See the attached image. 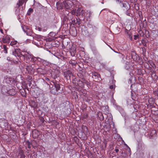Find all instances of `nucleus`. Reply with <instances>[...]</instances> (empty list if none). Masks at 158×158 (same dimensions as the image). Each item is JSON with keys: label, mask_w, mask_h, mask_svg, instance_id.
Returning <instances> with one entry per match:
<instances>
[{"label": "nucleus", "mask_w": 158, "mask_h": 158, "mask_svg": "<svg viewBox=\"0 0 158 158\" xmlns=\"http://www.w3.org/2000/svg\"><path fill=\"white\" fill-rule=\"evenodd\" d=\"M82 33L84 35H88V32L87 30H82Z\"/></svg>", "instance_id": "obj_29"}, {"label": "nucleus", "mask_w": 158, "mask_h": 158, "mask_svg": "<svg viewBox=\"0 0 158 158\" xmlns=\"http://www.w3.org/2000/svg\"><path fill=\"white\" fill-rule=\"evenodd\" d=\"M76 24L77 26L79 27L81 24V20L79 18H76Z\"/></svg>", "instance_id": "obj_21"}, {"label": "nucleus", "mask_w": 158, "mask_h": 158, "mask_svg": "<svg viewBox=\"0 0 158 158\" xmlns=\"http://www.w3.org/2000/svg\"><path fill=\"white\" fill-rule=\"evenodd\" d=\"M133 78V77H131V78H130L129 79V82H130V83H131V84L132 83V80Z\"/></svg>", "instance_id": "obj_38"}, {"label": "nucleus", "mask_w": 158, "mask_h": 158, "mask_svg": "<svg viewBox=\"0 0 158 158\" xmlns=\"http://www.w3.org/2000/svg\"><path fill=\"white\" fill-rule=\"evenodd\" d=\"M125 64L126 65L125 67V68L127 70H128L130 69L131 66L130 63L129 62H127Z\"/></svg>", "instance_id": "obj_26"}, {"label": "nucleus", "mask_w": 158, "mask_h": 158, "mask_svg": "<svg viewBox=\"0 0 158 158\" xmlns=\"http://www.w3.org/2000/svg\"><path fill=\"white\" fill-rule=\"evenodd\" d=\"M72 75V72L70 70H68L67 71L64 72V75L65 78L66 79L68 78H70V77Z\"/></svg>", "instance_id": "obj_7"}, {"label": "nucleus", "mask_w": 158, "mask_h": 158, "mask_svg": "<svg viewBox=\"0 0 158 158\" xmlns=\"http://www.w3.org/2000/svg\"><path fill=\"white\" fill-rule=\"evenodd\" d=\"M10 45L15 48V47H17L19 45V44L17 41L14 40L11 42Z\"/></svg>", "instance_id": "obj_11"}, {"label": "nucleus", "mask_w": 158, "mask_h": 158, "mask_svg": "<svg viewBox=\"0 0 158 158\" xmlns=\"http://www.w3.org/2000/svg\"><path fill=\"white\" fill-rule=\"evenodd\" d=\"M56 6L58 9L60 10L62 9L64 6L63 2L62 3L60 2H58L56 3Z\"/></svg>", "instance_id": "obj_12"}, {"label": "nucleus", "mask_w": 158, "mask_h": 158, "mask_svg": "<svg viewBox=\"0 0 158 158\" xmlns=\"http://www.w3.org/2000/svg\"><path fill=\"white\" fill-rule=\"evenodd\" d=\"M2 47V48L3 49V51L5 53H7V50L8 49V48L7 47L6 45H2L1 46Z\"/></svg>", "instance_id": "obj_22"}, {"label": "nucleus", "mask_w": 158, "mask_h": 158, "mask_svg": "<svg viewBox=\"0 0 158 158\" xmlns=\"http://www.w3.org/2000/svg\"><path fill=\"white\" fill-rule=\"evenodd\" d=\"M152 64L153 65H155V64L153 63H152Z\"/></svg>", "instance_id": "obj_54"}, {"label": "nucleus", "mask_w": 158, "mask_h": 158, "mask_svg": "<svg viewBox=\"0 0 158 158\" xmlns=\"http://www.w3.org/2000/svg\"><path fill=\"white\" fill-rule=\"evenodd\" d=\"M65 105L63 103H62L58 105V108H59V110L60 111H61L63 110V109L65 107Z\"/></svg>", "instance_id": "obj_20"}, {"label": "nucleus", "mask_w": 158, "mask_h": 158, "mask_svg": "<svg viewBox=\"0 0 158 158\" xmlns=\"http://www.w3.org/2000/svg\"><path fill=\"white\" fill-rule=\"evenodd\" d=\"M145 45H146V44H145L144 45V46H145Z\"/></svg>", "instance_id": "obj_61"}, {"label": "nucleus", "mask_w": 158, "mask_h": 158, "mask_svg": "<svg viewBox=\"0 0 158 158\" xmlns=\"http://www.w3.org/2000/svg\"><path fill=\"white\" fill-rule=\"evenodd\" d=\"M60 73V71L57 69H52L50 72L51 76L54 79H56L59 77V75Z\"/></svg>", "instance_id": "obj_2"}, {"label": "nucleus", "mask_w": 158, "mask_h": 158, "mask_svg": "<svg viewBox=\"0 0 158 158\" xmlns=\"http://www.w3.org/2000/svg\"><path fill=\"white\" fill-rule=\"evenodd\" d=\"M42 63L44 66H49L51 64L47 60H44Z\"/></svg>", "instance_id": "obj_23"}, {"label": "nucleus", "mask_w": 158, "mask_h": 158, "mask_svg": "<svg viewBox=\"0 0 158 158\" xmlns=\"http://www.w3.org/2000/svg\"><path fill=\"white\" fill-rule=\"evenodd\" d=\"M115 151L116 152H119V150L118 149H115Z\"/></svg>", "instance_id": "obj_46"}, {"label": "nucleus", "mask_w": 158, "mask_h": 158, "mask_svg": "<svg viewBox=\"0 0 158 158\" xmlns=\"http://www.w3.org/2000/svg\"><path fill=\"white\" fill-rule=\"evenodd\" d=\"M134 39L135 40H136L137 39H138L139 38V35H134Z\"/></svg>", "instance_id": "obj_35"}, {"label": "nucleus", "mask_w": 158, "mask_h": 158, "mask_svg": "<svg viewBox=\"0 0 158 158\" xmlns=\"http://www.w3.org/2000/svg\"><path fill=\"white\" fill-rule=\"evenodd\" d=\"M145 45H146V44H145L144 45V46H145Z\"/></svg>", "instance_id": "obj_62"}, {"label": "nucleus", "mask_w": 158, "mask_h": 158, "mask_svg": "<svg viewBox=\"0 0 158 158\" xmlns=\"http://www.w3.org/2000/svg\"><path fill=\"white\" fill-rule=\"evenodd\" d=\"M25 2V0H19V2L17 3V6H16V8H17L18 9L19 8L20 6L23 5Z\"/></svg>", "instance_id": "obj_18"}, {"label": "nucleus", "mask_w": 158, "mask_h": 158, "mask_svg": "<svg viewBox=\"0 0 158 158\" xmlns=\"http://www.w3.org/2000/svg\"><path fill=\"white\" fill-rule=\"evenodd\" d=\"M126 156H127L126 154L125 153V152H124V154L123 155V156L124 157H126Z\"/></svg>", "instance_id": "obj_45"}, {"label": "nucleus", "mask_w": 158, "mask_h": 158, "mask_svg": "<svg viewBox=\"0 0 158 158\" xmlns=\"http://www.w3.org/2000/svg\"><path fill=\"white\" fill-rule=\"evenodd\" d=\"M120 3L121 4V5H122V8L123 10H128L130 8L129 5L127 3H126L121 2H120Z\"/></svg>", "instance_id": "obj_8"}, {"label": "nucleus", "mask_w": 158, "mask_h": 158, "mask_svg": "<svg viewBox=\"0 0 158 158\" xmlns=\"http://www.w3.org/2000/svg\"><path fill=\"white\" fill-rule=\"evenodd\" d=\"M21 57L23 58L24 60H26V62L28 61V60L31 58L32 56V55H30L28 53H25L24 54L22 53L21 54Z\"/></svg>", "instance_id": "obj_5"}, {"label": "nucleus", "mask_w": 158, "mask_h": 158, "mask_svg": "<svg viewBox=\"0 0 158 158\" xmlns=\"http://www.w3.org/2000/svg\"><path fill=\"white\" fill-rule=\"evenodd\" d=\"M31 83H29V86H30V85H31Z\"/></svg>", "instance_id": "obj_51"}, {"label": "nucleus", "mask_w": 158, "mask_h": 158, "mask_svg": "<svg viewBox=\"0 0 158 158\" xmlns=\"http://www.w3.org/2000/svg\"><path fill=\"white\" fill-rule=\"evenodd\" d=\"M91 48L94 53L96 54L98 53V51L95 47L92 46L91 47Z\"/></svg>", "instance_id": "obj_25"}, {"label": "nucleus", "mask_w": 158, "mask_h": 158, "mask_svg": "<svg viewBox=\"0 0 158 158\" xmlns=\"http://www.w3.org/2000/svg\"><path fill=\"white\" fill-rule=\"evenodd\" d=\"M145 45H146V44H145L144 45V46H145Z\"/></svg>", "instance_id": "obj_60"}, {"label": "nucleus", "mask_w": 158, "mask_h": 158, "mask_svg": "<svg viewBox=\"0 0 158 158\" xmlns=\"http://www.w3.org/2000/svg\"><path fill=\"white\" fill-rule=\"evenodd\" d=\"M103 118H103H103H102V120H103Z\"/></svg>", "instance_id": "obj_57"}, {"label": "nucleus", "mask_w": 158, "mask_h": 158, "mask_svg": "<svg viewBox=\"0 0 158 158\" xmlns=\"http://www.w3.org/2000/svg\"><path fill=\"white\" fill-rule=\"evenodd\" d=\"M156 130L154 129H152L151 131L149 134V137L150 139H152L156 137Z\"/></svg>", "instance_id": "obj_6"}, {"label": "nucleus", "mask_w": 158, "mask_h": 158, "mask_svg": "<svg viewBox=\"0 0 158 158\" xmlns=\"http://www.w3.org/2000/svg\"><path fill=\"white\" fill-rule=\"evenodd\" d=\"M64 8L67 10H72L73 3L72 2L70 1H67L63 2Z\"/></svg>", "instance_id": "obj_3"}, {"label": "nucleus", "mask_w": 158, "mask_h": 158, "mask_svg": "<svg viewBox=\"0 0 158 158\" xmlns=\"http://www.w3.org/2000/svg\"><path fill=\"white\" fill-rule=\"evenodd\" d=\"M82 82L83 84H84H84H85L87 85V86L89 85V83L86 80L84 79H82Z\"/></svg>", "instance_id": "obj_28"}, {"label": "nucleus", "mask_w": 158, "mask_h": 158, "mask_svg": "<svg viewBox=\"0 0 158 158\" xmlns=\"http://www.w3.org/2000/svg\"><path fill=\"white\" fill-rule=\"evenodd\" d=\"M71 22L72 23V24L73 25H75L76 24V20H75L74 19H71Z\"/></svg>", "instance_id": "obj_32"}, {"label": "nucleus", "mask_w": 158, "mask_h": 158, "mask_svg": "<svg viewBox=\"0 0 158 158\" xmlns=\"http://www.w3.org/2000/svg\"><path fill=\"white\" fill-rule=\"evenodd\" d=\"M21 50L19 49L15 48V49L12 51V54L16 57H21Z\"/></svg>", "instance_id": "obj_4"}, {"label": "nucleus", "mask_w": 158, "mask_h": 158, "mask_svg": "<svg viewBox=\"0 0 158 158\" xmlns=\"http://www.w3.org/2000/svg\"><path fill=\"white\" fill-rule=\"evenodd\" d=\"M26 69L28 72L29 73H31L32 72H33L34 71L33 68L30 65L27 66Z\"/></svg>", "instance_id": "obj_16"}, {"label": "nucleus", "mask_w": 158, "mask_h": 158, "mask_svg": "<svg viewBox=\"0 0 158 158\" xmlns=\"http://www.w3.org/2000/svg\"><path fill=\"white\" fill-rule=\"evenodd\" d=\"M151 65L152 66V64H151Z\"/></svg>", "instance_id": "obj_58"}, {"label": "nucleus", "mask_w": 158, "mask_h": 158, "mask_svg": "<svg viewBox=\"0 0 158 158\" xmlns=\"http://www.w3.org/2000/svg\"><path fill=\"white\" fill-rule=\"evenodd\" d=\"M33 10L32 8H30V9H29L28 11L27 14L28 15H30V13H31V12H33Z\"/></svg>", "instance_id": "obj_30"}, {"label": "nucleus", "mask_w": 158, "mask_h": 158, "mask_svg": "<svg viewBox=\"0 0 158 158\" xmlns=\"http://www.w3.org/2000/svg\"><path fill=\"white\" fill-rule=\"evenodd\" d=\"M46 80L47 81H50V80H49V79H48V78H47L46 79Z\"/></svg>", "instance_id": "obj_49"}, {"label": "nucleus", "mask_w": 158, "mask_h": 158, "mask_svg": "<svg viewBox=\"0 0 158 158\" xmlns=\"http://www.w3.org/2000/svg\"><path fill=\"white\" fill-rule=\"evenodd\" d=\"M85 14V11L83 10H81V8H78L77 10L76 15L77 16H83Z\"/></svg>", "instance_id": "obj_9"}, {"label": "nucleus", "mask_w": 158, "mask_h": 158, "mask_svg": "<svg viewBox=\"0 0 158 158\" xmlns=\"http://www.w3.org/2000/svg\"><path fill=\"white\" fill-rule=\"evenodd\" d=\"M49 87L51 93L53 95H57L60 94V86L59 83L56 81H51Z\"/></svg>", "instance_id": "obj_1"}, {"label": "nucleus", "mask_w": 158, "mask_h": 158, "mask_svg": "<svg viewBox=\"0 0 158 158\" xmlns=\"http://www.w3.org/2000/svg\"><path fill=\"white\" fill-rule=\"evenodd\" d=\"M20 155L21 156L20 158H25V155L23 153H20Z\"/></svg>", "instance_id": "obj_36"}, {"label": "nucleus", "mask_w": 158, "mask_h": 158, "mask_svg": "<svg viewBox=\"0 0 158 158\" xmlns=\"http://www.w3.org/2000/svg\"><path fill=\"white\" fill-rule=\"evenodd\" d=\"M92 76L93 78L96 79L97 78L99 77L100 76V75L98 74L97 73L94 72L92 73Z\"/></svg>", "instance_id": "obj_17"}, {"label": "nucleus", "mask_w": 158, "mask_h": 158, "mask_svg": "<svg viewBox=\"0 0 158 158\" xmlns=\"http://www.w3.org/2000/svg\"><path fill=\"white\" fill-rule=\"evenodd\" d=\"M104 0H103V1Z\"/></svg>", "instance_id": "obj_64"}, {"label": "nucleus", "mask_w": 158, "mask_h": 158, "mask_svg": "<svg viewBox=\"0 0 158 158\" xmlns=\"http://www.w3.org/2000/svg\"><path fill=\"white\" fill-rule=\"evenodd\" d=\"M82 129H87V127H86V126H82Z\"/></svg>", "instance_id": "obj_42"}, {"label": "nucleus", "mask_w": 158, "mask_h": 158, "mask_svg": "<svg viewBox=\"0 0 158 158\" xmlns=\"http://www.w3.org/2000/svg\"><path fill=\"white\" fill-rule=\"evenodd\" d=\"M77 85L80 87L83 88L84 87V84H83V82H82V80L81 81L79 80L77 83Z\"/></svg>", "instance_id": "obj_24"}, {"label": "nucleus", "mask_w": 158, "mask_h": 158, "mask_svg": "<svg viewBox=\"0 0 158 158\" xmlns=\"http://www.w3.org/2000/svg\"><path fill=\"white\" fill-rule=\"evenodd\" d=\"M151 65L152 66V64H151Z\"/></svg>", "instance_id": "obj_59"}, {"label": "nucleus", "mask_w": 158, "mask_h": 158, "mask_svg": "<svg viewBox=\"0 0 158 158\" xmlns=\"http://www.w3.org/2000/svg\"><path fill=\"white\" fill-rule=\"evenodd\" d=\"M10 40V38L7 36L4 37L2 39V42L5 43H9Z\"/></svg>", "instance_id": "obj_15"}, {"label": "nucleus", "mask_w": 158, "mask_h": 158, "mask_svg": "<svg viewBox=\"0 0 158 158\" xmlns=\"http://www.w3.org/2000/svg\"><path fill=\"white\" fill-rule=\"evenodd\" d=\"M27 0H25V1H27Z\"/></svg>", "instance_id": "obj_63"}, {"label": "nucleus", "mask_w": 158, "mask_h": 158, "mask_svg": "<svg viewBox=\"0 0 158 158\" xmlns=\"http://www.w3.org/2000/svg\"><path fill=\"white\" fill-rule=\"evenodd\" d=\"M110 88L111 89H113L115 87H114V86L113 85H111L110 86Z\"/></svg>", "instance_id": "obj_41"}, {"label": "nucleus", "mask_w": 158, "mask_h": 158, "mask_svg": "<svg viewBox=\"0 0 158 158\" xmlns=\"http://www.w3.org/2000/svg\"><path fill=\"white\" fill-rule=\"evenodd\" d=\"M124 152H122V154H124Z\"/></svg>", "instance_id": "obj_53"}, {"label": "nucleus", "mask_w": 158, "mask_h": 158, "mask_svg": "<svg viewBox=\"0 0 158 158\" xmlns=\"http://www.w3.org/2000/svg\"><path fill=\"white\" fill-rule=\"evenodd\" d=\"M114 51V52H116V53H118L116 51Z\"/></svg>", "instance_id": "obj_55"}, {"label": "nucleus", "mask_w": 158, "mask_h": 158, "mask_svg": "<svg viewBox=\"0 0 158 158\" xmlns=\"http://www.w3.org/2000/svg\"><path fill=\"white\" fill-rule=\"evenodd\" d=\"M44 59H42L39 57H38V58H37V60H38V61H39V62H41L42 63L43 60H44Z\"/></svg>", "instance_id": "obj_34"}, {"label": "nucleus", "mask_w": 158, "mask_h": 158, "mask_svg": "<svg viewBox=\"0 0 158 158\" xmlns=\"http://www.w3.org/2000/svg\"><path fill=\"white\" fill-rule=\"evenodd\" d=\"M132 85H131V89H132Z\"/></svg>", "instance_id": "obj_50"}, {"label": "nucleus", "mask_w": 158, "mask_h": 158, "mask_svg": "<svg viewBox=\"0 0 158 158\" xmlns=\"http://www.w3.org/2000/svg\"><path fill=\"white\" fill-rule=\"evenodd\" d=\"M39 135V132L37 130H35L32 132V135L35 138H37Z\"/></svg>", "instance_id": "obj_13"}, {"label": "nucleus", "mask_w": 158, "mask_h": 158, "mask_svg": "<svg viewBox=\"0 0 158 158\" xmlns=\"http://www.w3.org/2000/svg\"><path fill=\"white\" fill-rule=\"evenodd\" d=\"M31 144L30 143H28V148H31Z\"/></svg>", "instance_id": "obj_43"}, {"label": "nucleus", "mask_w": 158, "mask_h": 158, "mask_svg": "<svg viewBox=\"0 0 158 158\" xmlns=\"http://www.w3.org/2000/svg\"><path fill=\"white\" fill-rule=\"evenodd\" d=\"M2 92L3 94H7L8 90V87L6 86H3L2 88Z\"/></svg>", "instance_id": "obj_10"}, {"label": "nucleus", "mask_w": 158, "mask_h": 158, "mask_svg": "<svg viewBox=\"0 0 158 158\" xmlns=\"http://www.w3.org/2000/svg\"><path fill=\"white\" fill-rule=\"evenodd\" d=\"M37 58L38 57H35L32 55V57L31 58V61L33 62H35L37 60Z\"/></svg>", "instance_id": "obj_27"}, {"label": "nucleus", "mask_w": 158, "mask_h": 158, "mask_svg": "<svg viewBox=\"0 0 158 158\" xmlns=\"http://www.w3.org/2000/svg\"><path fill=\"white\" fill-rule=\"evenodd\" d=\"M119 56L121 57H122V60H123V61H124V57H125V56H123V54H121V53H119Z\"/></svg>", "instance_id": "obj_33"}, {"label": "nucleus", "mask_w": 158, "mask_h": 158, "mask_svg": "<svg viewBox=\"0 0 158 158\" xmlns=\"http://www.w3.org/2000/svg\"><path fill=\"white\" fill-rule=\"evenodd\" d=\"M26 34L28 35L31 36V33L30 32H26Z\"/></svg>", "instance_id": "obj_44"}, {"label": "nucleus", "mask_w": 158, "mask_h": 158, "mask_svg": "<svg viewBox=\"0 0 158 158\" xmlns=\"http://www.w3.org/2000/svg\"><path fill=\"white\" fill-rule=\"evenodd\" d=\"M23 13V10H22L21 11V13L20 12H19V13L18 14H20V13Z\"/></svg>", "instance_id": "obj_47"}, {"label": "nucleus", "mask_w": 158, "mask_h": 158, "mask_svg": "<svg viewBox=\"0 0 158 158\" xmlns=\"http://www.w3.org/2000/svg\"><path fill=\"white\" fill-rule=\"evenodd\" d=\"M31 78L29 79V80H31Z\"/></svg>", "instance_id": "obj_56"}, {"label": "nucleus", "mask_w": 158, "mask_h": 158, "mask_svg": "<svg viewBox=\"0 0 158 158\" xmlns=\"http://www.w3.org/2000/svg\"><path fill=\"white\" fill-rule=\"evenodd\" d=\"M125 32L127 34V35L129 36L130 39L131 40H132L133 39L131 35V33L130 30L127 29L125 30Z\"/></svg>", "instance_id": "obj_19"}, {"label": "nucleus", "mask_w": 158, "mask_h": 158, "mask_svg": "<svg viewBox=\"0 0 158 158\" xmlns=\"http://www.w3.org/2000/svg\"><path fill=\"white\" fill-rule=\"evenodd\" d=\"M129 148V152H131V150H130V148Z\"/></svg>", "instance_id": "obj_52"}, {"label": "nucleus", "mask_w": 158, "mask_h": 158, "mask_svg": "<svg viewBox=\"0 0 158 158\" xmlns=\"http://www.w3.org/2000/svg\"><path fill=\"white\" fill-rule=\"evenodd\" d=\"M16 92L14 89H10L8 90L7 94L10 95H14L16 94Z\"/></svg>", "instance_id": "obj_14"}, {"label": "nucleus", "mask_w": 158, "mask_h": 158, "mask_svg": "<svg viewBox=\"0 0 158 158\" xmlns=\"http://www.w3.org/2000/svg\"><path fill=\"white\" fill-rule=\"evenodd\" d=\"M125 10L127 11V12H126V14L127 15L129 16H131L130 15V14L129 13V11H128V10Z\"/></svg>", "instance_id": "obj_37"}, {"label": "nucleus", "mask_w": 158, "mask_h": 158, "mask_svg": "<svg viewBox=\"0 0 158 158\" xmlns=\"http://www.w3.org/2000/svg\"><path fill=\"white\" fill-rule=\"evenodd\" d=\"M36 29L37 30H38L39 31H41V28L39 27H37L36 28Z\"/></svg>", "instance_id": "obj_40"}, {"label": "nucleus", "mask_w": 158, "mask_h": 158, "mask_svg": "<svg viewBox=\"0 0 158 158\" xmlns=\"http://www.w3.org/2000/svg\"><path fill=\"white\" fill-rule=\"evenodd\" d=\"M0 31L2 33H3V30L2 29H0Z\"/></svg>", "instance_id": "obj_48"}, {"label": "nucleus", "mask_w": 158, "mask_h": 158, "mask_svg": "<svg viewBox=\"0 0 158 158\" xmlns=\"http://www.w3.org/2000/svg\"><path fill=\"white\" fill-rule=\"evenodd\" d=\"M132 94H133L131 92V97H132V99L133 100H135V96H133V95H132Z\"/></svg>", "instance_id": "obj_39"}, {"label": "nucleus", "mask_w": 158, "mask_h": 158, "mask_svg": "<svg viewBox=\"0 0 158 158\" xmlns=\"http://www.w3.org/2000/svg\"><path fill=\"white\" fill-rule=\"evenodd\" d=\"M76 13V9H73L71 11V13L73 15H74Z\"/></svg>", "instance_id": "obj_31"}]
</instances>
